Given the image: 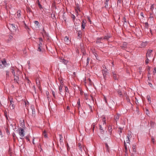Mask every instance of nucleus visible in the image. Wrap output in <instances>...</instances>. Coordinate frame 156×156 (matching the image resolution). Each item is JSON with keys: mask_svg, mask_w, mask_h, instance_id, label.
I'll list each match as a JSON object with an SVG mask.
<instances>
[{"mask_svg": "<svg viewBox=\"0 0 156 156\" xmlns=\"http://www.w3.org/2000/svg\"><path fill=\"white\" fill-rule=\"evenodd\" d=\"M60 84H61V86H62L63 83V82L62 80H61L60 81Z\"/></svg>", "mask_w": 156, "mask_h": 156, "instance_id": "nucleus-58", "label": "nucleus"}, {"mask_svg": "<svg viewBox=\"0 0 156 156\" xmlns=\"http://www.w3.org/2000/svg\"><path fill=\"white\" fill-rule=\"evenodd\" d=\"M112 36L109 34H108L107 35L105 36L104 38H103V40L107 41H108L109 38H111Z\"/></svg>", "mask_w": 156, "mask_h": 156, "instance_id": "nucleus-8", "label": "nucleus"}, {"mask_svg": "<svg viewBox=\"0 0 156 156\" xmlns=\"http://www.w3.org/2000/svg\"><path fill=\"white\" fill-rule=\"evenodd\" d=\"M141 69L142 68H141V67H139V73L140 74H141V72H142V71H141Z\"/></svg>", "mask_w": 156, "mask_h": 156, "instance_id": "nucleus-40", "label": "nucleus"}, {"mask_svg": "<svg viewBox=\"0 0 156 156\" xmlns=\"http://www.w3.org/2000/svg\"><path fill=\"white\" fill-rule=\"evenodd\" d=\"M59 136L60 140H61L62 138V135H61V134H59Z\"/></svg>", "mask_w": 156, "mask_h": 156, "instance_id": "nucleus-46", "label": "nucleus"}, {"mask_svg": "<svg viewBox=\"0 0 156 156\" xmlns=\"http://www.w3.org/2000/svg\"><path fill=\"white\" fill-rule=\"evenodd\" d=\"M28 68L29 69H30L31 68L30 65H28Z\"/></svg>", "mask_w": 156, "mask_h": 156, "instance_id": "nucleus-61", "label": "nucleus"}, {"mask_svg": "<svg viewBox=\"0 0 156 156\" xmlns=\"http://www.w3.org/2000/svg\"><path fill=\"white\" fill-rule=\"evenodd\" d=\"M130 135H129L127 136L126 137V141L127 143H129V142L130 141L129 139V137L130 136Z\"/></svg>", "mask_w": 156, "mask_h": 156, "instance_id": "nucleus-21", "label": "nucleus"}, {"mask_svg": "<svg viewBox=\"0 0 156 156\" xmlns=\"http://www.w3.org/2000/svg\"><path fill=\"white\" fill-rule=\"evenodd\" d=\"M62 86H61V84H60V85L59 87V90L60 94L61 95L62 94L61 93L62 92Z\"/></svg>", "mask_w": 156, "mask_h": 156, "instance_id": "nucleus-19", "label": "nucleus"}, {"mask_svg": "<svg viewBox=\"0 0 156 156\" xmlns=\"http://www.w3.org/2000/svg\"><path fill=\"white\" fill-rule=\"evenodd\" d=\"M124 147H125V150H126V151L127 148V147L126 144L125 140L124 141Z\"/></svg>", "mask_w": 156, "mask_h": 156, "instance_id": "nucleus-31", "label": "nucleus"}, {"mask_svg": "<svg viewBox=\"0 0 156 156\" xmlns=\"http://www.w3.org/2000/svg\"><path fill=\"white\" fill-rule=\"evenodd\" d=\"M78 147L79 148V149L81 151H82V147L81 144L80 143L78 144Z\"/></svg>", "mask_w": 156, "mask_h": 156, "instance_id": "nucleus-23", "label": "nucleus"}, {"mask_svg": "<svg viewBox=\"0 0 156 156\" xmlns=\"http://www.w3.org/2000/svg\"><path fill=\"white\" fill-rule=\"evenodd\" d=\"M148 85L150 87H153L152 84L150 83H148Z\"/></svg>", "mask_w": 156, "mask_h": 156, "instance_id": "nucleus-44", "label": "nucleus"}, {"mask_svg": "<svg viewBox=\"0 0 156 156\" xmlns=\"http://www.w3.org/2000/svg\"><path fill=\"white\" fill-rule=\"evenodd\" d=\"M154 9V5H152L151 6V10L152 11L153 9Z\"/></svg>", "mask_w": 156, "mask_h": 156, "instance_id": "nucleus-41", "label": "nucleus"}, {"mask_svg": "<svg viewBox=\"0 0 156 156\" xmlns=\"http://www.w3.org/2000/svg\"><path fill=\"white\" fill-rule=\"evenodd\" d=\"M43 135L45 138L47 137V136L46 132L45 130H44L43 133Z\"/></svg>", "mask_w": 156, "mask_h": 156, "instance_id": "nucleus-24", "label": "nucleus"}, {"mask_svg": "<svg viewBox=\"0 0 156 156\" xmlns=\"http://www.w3.org/2000/svg\"><path fill=\"white\" fill-rule=\"evenodd\" d=\"M16 75H14V80L15 82L18 83L19 81V75L20 74L21 72L18 69L16 70Z\"/></svg>", "mask_w": 156, "mask_h": 156, "instance_id": "nucleus-1", "label": "nucleus"}, {"mask_svg": "<svg viewBox=\"0 0 156 156\" xmlns=\"http://www.w3.org/2000/svg\"><path fill=\"white\" fill-rule=\"evenodd\" d=\"M140 15L143 17V12H141Z\"/></svg>", "mask_w": 156, "mask_h": 156, "instance_id": "nucleus-63", "label": "nucleus"}, {"mask_svg": "<svg viewBox=\"0 0 156 156\" xmlns=\"http://www.w3.org/2000/svg\"><path fill=\"white\" fill-rule=\"evenodd\" d=\"M34 23L35 24H36L37 27L39 28V27L40 26V25L38 21H35L34 22Z\"/></svg>", "mask_w": 156, "mask_h": 156, "instance_id": "nucleus-18", "label": "nucleus"}, {"mask_svg": "<svg viewBox=\"0 0 156 156\" xmlns=\"http://www.w3.org/2000/svg\"><path fill=\"white\" fill-rule=\"evenodd\" d=\"M41 47L38 46V50H37L38 51H41Z\"/></svg>", "mask_w": 156, "mask_h": 156, "instance_id": "nucleus-42", "label": "nucleus"}, {"mask_svg": "<svg viewBox=\"0 0 156 156\" xmlns=\"http://www.w3.org/2000/svg\"><path fill=\"white\" fill-rule=\"evenodd\" d=\"M6 65V62L5 60H4L3 61H1L0 62V65L2 67H3L4 66H5Z\"/></svg>", "mask_w": 156, "mask_h": 156, "instance_id": "nucleus-5", "label": "nucleus"}, {"mask_svg": "<svg viewBox=\"0 0 156 156\" xmlns=\"http://www.w3.org/2000/svg\"><path fill=\"white\" fill-rule=\"evenodd\" d=\"M105 119V118H104V119L103 120V121L104 122L103 124L105 123V120H104Z\"/></svg>", "mask_w": 156, "mask_h": 156, "instance_id": "nucleus-60", "label": "nucleus"}, {"mask_svg": "<svg viewBox=\"0 0 156 156\" xmlns=\"http://www.w3.org/2000/svg\"><path fill=\"white\" fill-rule=\"evenodd\" d=\"M11 27L13 29V30L14 31H15L16 30V26L15 24H11Z\"/></svg>", "mask_w": 156, "mask_h": 156, "instance_id": "nucleus-16", "label": "nucleus"}, {"mask_svg": "<svg viewBox=\"0 0 156 156\" xmlns=\"http://www.w3.org/2000/svg\"><path fill=\"white\" fill-rule=\"evenodd\" d=\"M127 43L126 42L123 43L122 44V47L124 48L126 47L127 45Z\"/></svg>", "mask_w": 156, "mask_h": 156, "instance_id": "nucleus-35", "label": "nucleus"}, {"mask_svg": "<svg viewBox=\"0 0 156 156\" xmlns=\"http://www.w3.org/2000/svg\"><path fill=\"white\" fill-rule=\"evenodd\" d=\"M60 62L63 63L65 64H66L68 62V61L63 58L60 59Z\"/></svg>", "mask_w": 156, "mask_h": 156, "instance_id": "nucleus-12", "label": "nucleus"}, {"mask_svg": "<svg viewBox=\"0 0 156 156\" xmlns=\"http://www.w3.org/2000/svg\"><path fill=\"white\" fill-rule=\"evenodd\" d=\"M92 130H93V131H94V129L95 125H92Z\"/></svg>", "mask_w": 156, "mask_h": 156, "instance_id": "nucleus-49", "label": "nucleus"}, {"mask_svg": "<svg viewBox=\"0 0 156 156\" xmlns=\"http://www.w3.org/2000/svg\"><path fill=\"white\" fill-rule=\"evenodd\" d=\"M118 93L119 95H121L122 93H121V91H120V90H118Z\"/></svg>", "mask_w": 156, "mask_h": 156, "instance_id": "nucleus-45", "label": "nucleus"}, {"mask_svg": "<svg viewBox=\"0 0 156 156\" xmlns=\"http://www.w3.org/2000/svg\"><path fill=\"white\" fill-rule=\"evenodd\" d=\"M90 62V58H87V62Z\"/></svg>", "mask_w": 156, "mask_h": 156, "instance_id": "nucleus-56", "label": "nucleus"}, {"mask_svg": "<svg viewBox=\"0 0 156 156\" xmlns=\"http://www.w3.org/2000/svg\"><path fill=\"white\" fill-rule=\"evenodd\" d=\"M19 134L21 137H23L25 135L24 129L21 128H18Z\"/></svg>", "mask_w": 156, "mask_h": 156, "instance_id": "nucleus-2", "label": "nucleus"}, {"mask_svg": "<svg viewBox=\"0 0 156 156\" xmlns=\"http://www.w3.org/2000/svg\"><path fill=\"white\" fill-rule=\"evenodd\" d=\"M149 62V59H148V57H147V59L145 60V63L146 64H147Z\"/></svg>", "mask_w": 156, "mask_h": 156, "instance_id": "nucleus-34", "label": "nucleus"}, {"mask_svg": "<svg viewBox=\"0 0 156 156\" xmlns=\"http://www.w3.org/2000/svg\"><path fill=\"white\" fill-rule=\"evenodd\" d=\"M124 147H125V150H126V151L127 148V147L126 144L125 140L124 141Z\"/></svg>", "mask_w": 156, "mask_h": 156, "instance_id": "nucleus-32", "label": "nucleus"}, {"mask_svg": "<svg viewBox=\"0 0 156 156\" xmlns=\"http://www.w3.org/2000/svg\"><path fill=\"white\" fill-rule=\"evenodd\" d=\"M123 129L122 128L119 127V130H118V132H119V134L120 135V133H122V130Z\"/></svg>", "mask_w": 156, "mask_h": 156, "instance_id": "nucleus-27", "label": "nucleus"}, {"mask_svg": "<svg viewBox=\"0 0 156 156\" xmlns=\"http://www.w3.org/2000/svg\"><path fill=\"white\" fill-rule=\"evenodd\" d=\"M153 51L152 50H148L147 52L146 53V57H150L151 56V55L152 54V52Z\"/></svg>", "mask_w": 156, "mask_h": 156, "instance_id": "nucleus-7", "label": "nucleus"}, {"mask_svg": "<svg viewBox=\"0 0 156 156\" xmlns=\"http://www.w3.org/2000/svg\"><path fill=\"white\" fill-rule=\"evenodd\" d=\"M65 43L67 44H68L70 43V40H69V37L67 36H66L64 39Z\"/></svg>", "mask_w": 156, "mask_h": 156, "instance_id": "nucleus-6", "label": "nucleus"}, {"mask_svg": "<svg viewBox=\"0 0 156 156\" xmlns=\"http://www.w3.org/2000/svg\"><path fill=\"white\" fill-rule=\"evenodd\" d=\"M9 101L10 103V105H9V106L11 109H13L15 107V106L14 105V102L12 100V98L11 99L9 98Z\"/></svg>", "mask_w": 156, "mask_h": 156, "instance_id": "nucleus-3", "label": "nucleus"}, {"mask_svg": "<svg viewBox=\"0 0 156 156\" xmlns=\"http://www.w3.org/2000/svg\"><path fill=\"white\" fill-rule=\"evenodd\" d=\"M88 106H89V108L90 110L91 111H92V107L90 105L88 104Z\"/></svg>", "mask_w": 156, "mask_h": 156, "instance_id": "nucleus-53", "label": "nucleus"}, {"mask_svg": "<svg viewBox=\"0 0 156 156\" xmlns=\"http://www.w3.org/2000/svg\"><path fill=\"white\" fill-rule=\"evenodd\" d=\"M4 114H5V117H6L7 119H8V116H7V112L6 111L5 112Z\"/></svg>", "mask_w": 156, "mask_h": 156, "instance_id": "nucleus-37", "label": "nucleus"}, {"mask_svg": "<svg viewBox=\"0 0 156 156\" xmlns=\"http://www.w3.org/2000/svg\"><path fill=\"white\" fill-rule=\"evenodd\" d=\"M107 73L108 72L106 70H103L102 73L104 78H105L106 77V75L107 74Z\"/></svg>", "mask_w": 156, "mask_h": 156, "instance_id": "nucleus-15", "label": "nucleus"}, {"mask_svg": "<svg viewBox=\"0 0 156 156\" xmlns=\"http://www.w3.org/2000/svg\"><path fill=\"white\" fill-rule=\"evenodd\" d=\"M20 12H21V11L20 10H18L17 12V17L18 18H19L20 17Z\"/></svg>", "mask_w": 156, "mask_h": 156, "instance_id": "nucleus-17", "label": "nucleus"}, {"mask_svg": "<svg viewBox=\"0 0 156 156\" xmlns=\"http://www.w3.org/2000/svg\"><path fill=\"white\" fill-rule=\"evenodd\" d=\"M86 22L84 21V20H83L82 21V24L81 25V27L82 29H84L85 28V27L86 25Z\"/></svg>", "mask_w": 156, "mask_h": 156, "instance_id": "nucleus-14", "label": "nucleus"}, {"mask_svg": "<svg viewBox=\"0 0 156 156\" xmlns=\"http://www.w3.org/2000/svg\"><path fill=\"white\" fill-rule=\"evenodd\" d=\"M103 40V38L102 37L99 38L97 39V40L96 41V43H102V41Z\"/></svg>", "mask_w": 156, "mask_h": 156, "instance_id": "nucleus-11", "label": "nucleus"}, {"mask_svg": "<svg viewBox=\"0 0 156 156\" xmlns=\"http://www.w3.org/2000/svg\"><path fill=\"white\" fill-rule=\"evenodd\" d=\"M120 115L119 114L117 113L116 115L115 116L114 119L116 123L117 121H118Z\"/></svg>", "mask_w": 156, "mask_h": 156, "instance_id": "nucleus-9", "label": "nucleus"}, {"mask_svg": "<svg viewBox=\"0 0 156 156\" xmlns=\"http://www.w3.org/2000/svg\"><path fill=\"white\" fill-rule=\"evenodd\" d=\"M65 92H66V93H69V89L67 87H65Z\"/></svg>", "mask_w": 156, "mask_h": 156, "instance_id": "nucleus-26", "label": "nucleus"}, {"mask_svg": "<svg viewBox=\"0 0 156 156\" xmlns=\"http://www.w3.org/2000/svg\"><path fill=\"white\" fill-rule=\"evenodd\" d=\"M37 1H38V5L40 7H41V4H40L39 2V1L38 0H37Z\"/></svg>", "mask_w": 156, "mask_h": 156, "instance_id": "nucleus-51", "label": "nucleus"}, {"mask_svg": "<svg viewBox=\"0 0 156 156\" xmlns=\"http://www.w3.org/2000/svg\"><path fill=\"white\" fill-rule=\"evenodd\" d=\"M154 70L155 71V72L156 73V68H154Z\"/></svg>", "mask_w": 156, "mask_h": 156, "instance_id": "nucleus-64", "label": "nucleus"}, {"mask_svg": "<svg viewBox=\"0 0 156 156\" xmlns=\"http://www.w3.org/2000/svg\"><path fill=\"white\" fill-rule=\"evenodd\" d=\"M75 16L73 15H72V18L73 19V20H74L75 19Z\"/></svg>", "mask_w": 156, "mask_h": 156, "instance_id": "nucleus-52", "label": "nucleus"}, {"mask_svg": "<svg viewBox=\"0 0 156 156\" xmlns=\"http://www.w3.org/2000/svg\"><path fill=\"white\" fill-rule=\"evenodd\" d=\"M39 42H42L43 41V39L41 38H39Z\"/></svg>", "mask_w": 156, "mask_h": 156, "instance_id": "nucleus-50", "label": "nucleus"}, {"mask_svg": "<svg viewBox=\"0 0 156 156\" xmlns=\"http://www.w3.org/2000/svg\"><path fill=\"white\" fill-rule=\"evenodd\" d=\"M151 125H154V122H151Z\"/></svg>", "mask_w": 156, "mask_h": 156, "instance_id": "nucleus-59", "label": "nucleus"}, {"mask_svg": "<svg viewBox=\"0 0 156 156\" xmlns=\"http://www.w3.org/2000/svg\"><path fill=\"white\" fill-rule=\"evenodd\" d=\"M77 107L78 108V109H79L80 107V105H78Z\"/></svg>", "mask_w": 156, "mask_h": 156, "instance_id": "nucleus-54", "label": "nucleus"}, {"mask_svg": "<svg viewBox=\"0 0 156 156\" xmlns=\"http://www.w3.org/2000/svg\"><path fill=\"white\" fill-rule=\"evenodd\" d=\"M33 89L34 90V91L35 92V93H36V88H35V85H34L33 86Z\"/></svg>", "mask_w": 156, "mask_h": 156, "instance_id": "nucleus-36", "label": "nucleus"}, {"mask_svg": "<svg viewBox=\"0 0 156 156\" xmlns=\"http://www.w3.org/2000/svg\"><path fill=\"white\" fill-rule=\"evenodd\" d=\"M104 100L105 101L106 103H107L106 98L105 97H104Z\"/></svg>", "mask_w": 156, "mask_h": 156, "instance_id": "nucleus-57", "label": "nucleus"}, {"mask_svg": "<svg viewBox=\"0 0 156 156\" xmlns=\"http://www.w3.org/2000/svg\"><path fill=\"white\" fill-rule=\"evenodd\" d=\"M105 146L106 147V148L107 151H109V146L108 145L107 143L105 144Z\"/></svg>", "mask_w": 156, "mask_h": 156, "instance_id": "nucleus-30", "label": "nucleus"}, {"mask_svg": "<svg viewBox=\"0 0 156 156\" xmlns=\"http://www.w3.org/2000/svg\"><path fill=\"white\" fill-rule=\"evenodd\" d=\"M99 129L100 130H101V133H102V132H104V131L102 127L100 125H99Z\"/></svg>", "mask_w": 156, "mask_h": 156, "instance_id": "nucleus-29", "label": "nucleus"}, {"mask_svg": "<svg viewBox=\"0 0 156 156\" xmlns=\"http://www.w3.org/2000/svg\"><path fill=\"white\" fill-rule=\"evenodd\" d=\"M12 36H10L9 37V39H8V41H10V40H11L12 39Z\"/></svg>", "mask_w": 156, "mask_h": 156, "instance_id": "nucleus-48", "label": "nucleus"}, {"mask_svg": "<svg viewBox=\"0 0 156 156\" xmlns=\"http://www.w3.org/2000/svg\"><path fill=\"white\" fill-rule=\"evenodd\" d=\"M80 47L81 48V47H83V44H80Z\"/></svg>", "mask_w": 156, "mask_h": 156, "instance_id": "nucleus-62", "label": "nucleus"}, {"mask_svg": "<svg viewBox=\"0 0 156 156\" xmlns=\"http://www.w3.org/2000/svg\"><path fill=\"white\" fill-rule=\"evenodd\" d=\"M52 94L54 98H55V93L54 91H52Z\"/></svg>", "mask_w": 156, "mask_h": 156, "instance_id": "nucleus-39", "label": "nucleus"}, {"mask_svg": "<svg viewBox=\"0 0 156 156\" xmlns=\"http://www.w3.org/2000/svg\"><path fill=\"white\" fill-rule=\"evenodd\" d=\"M105 7L106 8H108V2H105Z\"/></svg>", "mask_w": 156, "mask_h": 156, "instance_id": "nucleus-28", "label": "nucleus"}, {"mask_svg": "<svg viewBox=\"0 0 156 156\" xmlns=\"http://www.w3.org/2000/svg\"><path fill=\"white\" fill-rule=\"evenodd\" d=\"M16 68L14 67H12L11 68V69L12 70V73L13 75H16L15 74V71H16V70H15Z\"/></svg>", "mask_w": 156, "mask_h": 156, "instance_id": "nucleus-10", "label": "nucleus"}, {"mask_svg": "<svg viewBox=\"0 0 156 156\" xmlns=\"http://www.w3.org/2000/svg\"><path fill=\"white\" fill-rule=\"evenodd\" d=\"M122 1V0H117L118 5H120L121 4V2Z\"/></svg>", "mask_w": 156, "mask_h": 156, "instance_id": "nucleus-33", "label": "nucleus"}, {"mask_svg": "<svg viewBox=\"0 0 156 156\" xmlns=\"http://www.w3.org/2000/svg\"><path fill=\"white\" fill-rule=\"evenodd\" d=\"M42 43L41 42H39V43L38 44V46L42 47Z\"/></svg>", "mask_w": 156, "mask_h": 156, "instance_id": "nucleus-43", "label": "nucleus"}, {"mask_svg": "<svg viewBox=\"0 0 156 156\" xmlns=\"http://www.w3.org/2000/svg\"><path fill=\"white\" fill-rule=\"evenodd\" d=\"M147 44V42L146 41H145V42H142L141 44V48H144L145 47Z\"/></svg>", "mask_w": 156, "mask_h": 156, "instance_id": "nucleus-13", "label": "nucleus"}, {"mask_svg": "<svg viewBox=\"0 0 156 156\" xmlns=\"http://www.w3.org/2000/svg\"><path fill=\"white\" fill-rule=\"evenodd\" d=\"M85 98L86 100H87V94H85Z\"/></svg>", "mask_w": 156, "mask_h": 156, "instance_id": "nucleus-55", "label": "nucleus"}, {"mask_svg": "<svg viewBox=\"0 0 156 156\" xmlns=\"http://www.w3.org/2000/svg\"><path fill=\"white\" fill-rule=\"evenodd\" d=\"M147 99L149 103L150 104L151 103V100L150 96L149 95H147Z\"/></svg>", "mask_w": 156, "mask_h": 156, "instance_id": "nucleus-20", "label": "nucleus"}, {"mask_svg": "<svg viewBox=\"0 0 156 156\" xmlns=\"http://www.w3.org/2000/svg\"><path fill=\"white\" fill-rule=\"evenodd\" d=\"M112 75L113 78L114 80H118L119 76L117 75L116 72H113L112 73Z\"/></svg>", "mask_w": 156, "mask_h": 156, "instance_id": "nucleus-4", "label": "nucleus"}, {"mask_svg": "<svg viewBox=\"0 0 156 156\" xmlns=\"http://www.w3.org/2000/svg\"><path fill=\"white\" fill-rule=\"evenodd\" d=\"M108 132L110 133V134H111L112 133V132L111 126H109L108 127Z\"/></svg>", "mask_w": 156, "mask_h": 156, "instance_id": "nucleus-22", "label": "nucleus"}, {"mask_svg": "<svg viewBox=\"0 0 156 156\" xmlns=\"http://www.w3.org/2000/svg\"><path fill=\"white\" fill-rule=\"evenodd\" d=\"M6 77H8L9 76V71H6Z\"/></svg>", "mask_w": 156, "mask_h": 156, "instance_id": "nucleus-38", "label": "nucleus"}, {"mask_svg": "<svg viewBox=\"0 0 156 156\" xmlns=\"http://www.w3.org/2000/svg\"><path fill=\"white\" fill-rule=\"evenodd\" d=\"M80 99H78V101L77 102V105H80Z\"/></svg>", "mask_w": 156, "mask_h": 156, "instance_id": "nucleus-47", "label": "nucleus"}, {"mask_svg": "<svg viewBox=\"0 0 156 156\" xmlns=\"http://www.w3.org/2000/svg\"><path fill=\"white\" fill-rule=\"evenodd\" d=\"M132 149L133 151L134 152V153H135L136 152V150L135 149V147L134 145H133V147H132Z\"/></svg>", "mask_w": 156, "mask_h": 156, "instance_id": "nucleus-25", "label": "nucleus"}]
</instances>
